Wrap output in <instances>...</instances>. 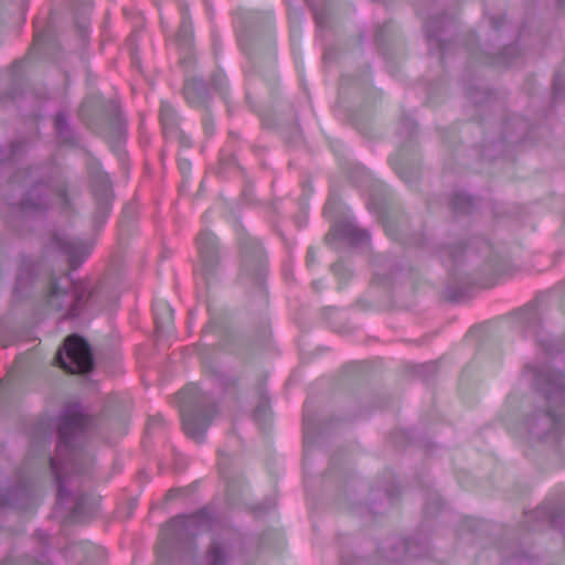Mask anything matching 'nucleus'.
I'll list each match as a JSON object with an SVG mask.
<instances>
[{"label":"nucleus","instance_id":"obj_38","mask_svg":"<svg viewBox=\"0 0 565 565\" xmlns=\"http://www.w3.org/2000/svg\"><path fill=\"white\" fill-rule=\"evenodd\" d=\"M307 259L309 263L315 260V250L313 248H309L307 252Z\"/></svg>","mask_w":565,"mask_h":565},{"label":"nucleus","instance_id":"obj_36","mask_svg":"<svg viewBox=\"0 0 565 565\" xmlns=\"http://www.w3.org/2000/svg\"><path fill=\"white\" fill-rule=\"evenodd\" d=\"M503 22H504L503 15H493L490 18V23L494 30H499L503 25Z\"/></svg>","mask_w":565,"mask_h":565},{"label":"nucleus","instance_id":"obj_30","mask_svg":"<svg viewBox=\"0 0 565 565\" xmlns=\"http://www.w3.org/2000/svg\"><path fill=\"white\" fill-rule=\"evenodd\" d=\"M212 86L215 90L223 92L225 85H226V77L224 74L217 72L214 73L211 78Z\"/></svg>","mask_w":565,"mask_h":565},{"label":"nucleus","instance_id":"obj_8","mask_svg":"<svg viewBox=\"0 0 565 565\" xmlns=\"http://www.w3.org/2000/svg\"><path fill=\"white\" fill-rule=\"evenodd\" d=\"M55 361L60 367L72 374H86L94 367V359L87 341L78 335H68L58 349Z\"/></svg>","mask_w":565,"mask_h":565},{"label":"nucleus","instance_id":"obj_19","mask_svg":"<svg viewBox=\"0 0 565 565\" xmlns=\"http://www.w3.org/2000/svg\"><path fill=\"white\" fill-rule=\"evenodd\" d=\"M95 513V502L93 497L86 493H77L74 498V505L71 518L74 522H84Z\"/></svg>","mask_w":565,"mask_h":565},{"label":"nucleus","instance_id":"obj_44","mask_svg":"<svg viewBox=\"0 0 565 565\" xmlns=\"http://www.w3.org/2000/svg\"><path fill=\"white\" fill-rule=\"evenodd\" d=\"M393 166L396 169L397 173L399 174L401 179H405V181H408V179L405 178V175L402 172V170L395 166V161H393Z\"/></svg>","mask_w":565,"mask_h":565},{"label":"nucleus","instance_id":"obj_2","mask_svg":"<svg viewBox=\"0 0 565 565\" xmlns=\"http://www.w3.org/2000/svg\"><path fill=\"white\" fill-rule=\"evenodd\" d=\"M92 425L93 418L79 404L67 405L60 416L56 452L50 458V469L57 483V504L71 498L67 486L72 478L87 475L93 468L94 457L86 449V433Z\"/></svg>","mask_w":565,"mask_h":565},{"label":"nucleus","instance_id":"obj_5","mask_svg":"<svg viewBox=\"0 0 565 565\" xmlns=\"http://www.w3.org/2000/svg\"><path fill=\"white\" fill-rule=\"evenodd\" d=\"M212 523V514L207 509H202L191 515H178L171 519L161 529L159 553L170 554L172 552L191 550L194 539L210 531Z\"/></svg>","mask_w":565,"mask_h":565},{"label":"nucleus","instance_id":"obj_31","mask_svg":"<svg viewBox=\"0 0 565 565\" xmlns=\"http://www.w3.org/2000/svg\"><path fill=\"white\" fill-rule=\"evenodd\" d=\"M163 417L160 414L150 416L147 424V433L150 434L154 429L160 428L163 425Z\"/></svg>","mask_w":565,"mask_h":565},{"label":"nucleus","instance_id":"obj_51","mask_svg":"<svg viewBox=\"0 0 565 565\" xmlns=\"http://www.w3.org/2000/svg\"><path fill=\"white\" fill-rule=\"evenodd\" d=\"M227 488H228V492H231L233 490V488H234V484L228 483Z\"/></svg>","mask_w":565,"mask_h":565},{"label":"nucleus","instance_id":"obj_20","mask_svg":"<svg viewBox=\"0 0 565 565\" xmlns=\"http://www.w3.org/2000/svg\"><path fill=\"white\" fill-rule=\"evenodd\" d=\"M154 323L158 332L168 331L173 324V309L164 300L153 302Z\"/></svg>","mask_w":565,"mask_h":565},{"label":"nucleus","instance_id":"obj_37","mask_svg":"<svg viewBox=\"0 0 565 565\" xmlns=\"http://www.w3.org/2000/svg\"><path fill=\"white\" fill-rule=\"evenodd\" d=\"M218 468H220L221 476H222L224 479H226L227 477H226V471H225V469H226V468H225V461H224V459H220V461H218Z\"/></svg>","mask_w":565,"mask_h":565},{"label":"nucleus","instance_id":"obj_14","mask_svg":"<svg viewBox=\"0 0 565 565\" xmlns=\"http://www.w3.org/2000/svg\"><path fill=\"white\" fill-rule=\"evenodd\" d=\"M36 502L34 487L31 482H22L8 494L0 491V509L13 507L22 510L30 509Z\"/></svg>","mask_w":565,"mask_h":565},{"label":"nucleus","instance_id":"obj_9","mask_svg":"<svg viewBox=\"0 0 565 565\" xmlns=\"http://www.w3.org/2000/svg\"><path fill=\"white\" fill-rule=\"evenodd\" d=\"M438 253L452 276H455L452 267L461 263V256L463 254L466 257L481 254L486 258L487 270L493 276H498L502 270L500 258L494 254L491 244L482 237H475L465 250L460 246H444Z\"/></svg>","mask_w":565,"mask_h":565},{"label":"nucleus","instance_id":"obj_40","mask_svg":"<svg viewBox=\"0 0 565 565\" xmlns=\"http://www.w3.org/2000/svg\"><path fill=\"white\" fill-rule=\"evenodd\" d=\"M190 168V162L188 161H180V169L185 172Z\"/></svg>","mask_w":565,"mask_h":565},{"label":"nucleus","instance_id":"obj_50","mask_svg":"<svg viewBox=\"0 0 565 565\" xmlns=\"http://www.w3.org/2000/svg\"><path fill=\"white\" fill-rule=\"evenodd\" d=\"M406 550H407L408 552H411V550H412V546H411V542H409V541H408V542H406Z\"/></svg>","mask_w":565,"mask_h":565},{"label":"nucleus","instance_id":"obj_1","mask_svg":"<svg viewBox=\"0 0 565 565\" xmlns=\"http://www.w3.org/2000/svg\"><path fill=\"white\" fill-rule=\"evenodd\" d=\"M93 245L65 233L55 232L50 237L42 258L22 256L20 259L14 296L24 298L40 290L47 310L60 312L62 318H75L88 306L97 302L98 288L89 280H74L70 274L56 275L50 259L55 255L67 259L71 269H77L90 255Z\"/></svg>","mask_w":565,"mask_h":565},{"label":"nucleus","instance_id":"obj_33","mask_svg":"<svg viewBox=\"0 0 565 565\" xmlns=\"http://www.w3.org/2000/svg\"><path fill=\"white\" fill-rule=\"evenodd\" d=\"M383 226L385 228L386 234L390 237H392L394 239L399 238V233L393 227V224L390 220H384Z\"/></svg>","mask_w":565,"mask_h":565},{"label":"nucleus","instance_id":"obj_47","mask_svg":"<svg viewBox=\"0 0 565 565\" xmlns=\"http://www.w3.org/2000/svg\"><path fill=\"white\" fill-rule=\"evenodd\" d=\"M556 3L559 9H565V0H556Z\"/></svg>","mask_w":565,"mask_h":565},{"label":"nucleus","instance_id":"obj_13","mask_svg":"<svg viewBox=\"0 0 565 565\" xmlns=\"http://www.w3.org/2000/svg\"><path fill=\"white\" fill-rule=\"evenodd\" d=\"M159 118L163 134L167 138H175L184 147H190L189 137L179 128L180 117L173 106L168 102L160 105Z\"/></svg>","mask_w":565,"mask_h":565},{"label":"nucleus","instance_id":"obj_15","mask_svg":"<svg viewBox=\"0 0 565 565\" xmlns=\"http://www.w3.org/2000/svg\"><path fill=\"white\" fill-rule=\"evenodd\" d=\"M445 18L446 17L444 14L430 17L426 19L424 24L429 51H437L443 58L448 54L451 45L450 42H446L441 39Z\"/></svg>","mask_w":565,"mask_h":565},{"label":"nucleus","instance_id":"obj_10","mask_svg":"<svg viewBox=\"0 0 565 565\" xmlns=\"http://www.w3.org/2000/svg\"><path fill=\"white\" fill-rule=\"evenodd\" d=\"M92 179L93 194L95 200V212L93 215L94 226L102 227L110 215L114 192L111 182L106 172L102 171L97 166L89 169Z\"/></svg>","mask_w":565,"mask_h":565},{"label":"nucleus","instance_id":"obj_45","mask_svg":"<svg viewBox=\"0 0 565 565\" xmlns=\"http://www.w3.org/2000/svg\"><path fill=\"white\" fill-rule=\"evenodd\" d=\"M405 126L409 129V130H413V128L415 127V124L411 120V119H407L406 122H405Z\"/></svg>","mask_w":565,"mask_h":565},{"label":"nucleus","instance_id":"obj_42","mask_svg":"<svg viewBox=\"0 0 565 565\" xmlns=\"http://www.w3.org/2000/svg\"><path fill=\"white\" fill-rule=\"evenodd\" d=\"M180 62L183 64V65H188L191 63V56H183L180 58Z\"/></svg>","mask_w":565,"mask_h":565},{"label":"nucleus","instance_id":"obj_48","mask_svg":"<svg viewBox=\"0 0 565 565\" xmlns=\"http://www.w3.org/2000/svg\"><path fill=\"white\" fill-rule=\"evenodd\" d=\"M312 287L316 289V290H319L321 288V284L320 281H313L312 282Z\"/></svg>","mask_w":565,"mask_h":565},{"label":"nucleus","instance_id":"obj_16","mask_svg":"<svg viewBox=\"0 0 565 565\" xmlns=\"http://www.w3.org/2000/svg\"><path fill=\"white\" fill-rule=\"evenodd\" d=\"M331 236L334 238L345 239L353 245H361L370 239L367 231L358 227L351 222L337 223L327 235L326 241H329Z\"/></svg>","mask_w":565,"mask_h":565},{"label":"nucleus","instance_id":"obj_27","mask_svg":"<svg viewBox=\"0 0 565 565\" xmlns=\"http://www.w3.org/2000/svg\"><path fill=\"white\" fill-rule=\"evenodd\" d=\"M29 179L30 181H33V171L19 170L12 175L11 182L26 184L29 182Z\"/></svg>","mask_w":565,"mask_h":565},{"label":"nucleus","instance_id":"obj_34","mask_svg":"<svg viewBox=\"0 0 565 565\" xmlns=\"http://www.w3.org/2000/svg\"><path fill=\"white\" fill-rule=\"evenodd\" d=\"M203 128L206 135L212 136L214 134V124L209 115L203 118Z\"/></svg>","mask_w":565,"mask_h":565},{"label":"nucleus","instance_id":"obj_32","mask_svg":"<svg viewBox=\"0 0 565 565\" xmlns=\"http://www.w3.org/2000/svg\"><path fill=\"white\" fill-rule=\"evenodd\" d=\"M89 22L86 17L77 18L76 28L79 31L82 39L84 40L88 35Z\"/></svg>","mask_w":565,"mask_h":565},{"label":"nucleus","instance_id":"obj_4","mask_svg":"<svg viewBox=\"0 0 565 565\" xmlns=\"http://www.w3.org/2000/svg\"><path fill=\"white\" fill-rule=\"evenodd\" d=\"M182 427L185 435L202 443L217 406L214 398L195 384H189L178 394Z\"/></svg>","mask_w":565,"mask_h":565},{"label":"nucleus","instance_id":"obj_49","mask_svg":"<svg viewBox=\"0 0 565 565\" xmlns=\"http://www.w3.org/2000/svg\"><path fill=\"white\" fill-rule=\"evenodd\" d=\"M494 284H495V282H494V279H491L490 281H488V282H486V284H483L482 286H483V287H491V286H493Z\"/></svg>","mask_w":565,"mask_h":565},{"label":"nucleus","instance_id":"obj_25","mask_svg":"<svg viewBox=\"0 0 565 565\" xmlns=\"http://www.w3.org/2000/svg\"><path fill=\"white\" fill-rule=\"evenodd\" d=\"M269 415L270 409L268 401L265 396H262L257 407L254 411V419L258 423H266L267 419L269 418Z\"/></svg>","mask_w":565,"mask_h":565},{"label":"nucleus","instance_id":"obj_18","mask_svg":"<svg viewBox=\"0 0 565 565\" xmlns=\"http://www.w3.org/2000/svg\"><path fill=\"white\" fill-rule=\"evenodd\" d=\"M180 12H181V22H180V26H179L175 40L182 49L190 52V50L192 47V43H193V26H192V22L190 19L188 6L181 4Z\"/></svg>","mask_w":565,"mask_h":565},{"label":"nucleus","instance_id":"obj_24","mask_svg":"<svg viewBox=\"0 0 565 565\" xmlns=\"http://www.w3.org/2000/svg\"><path fill=\"white\" fill-rule=\"evenodd\" d=\"M516 55V45H509L504 47V50L498 54V56L492 57L489 63L493 65L510 66L514 64Z\"/></svg>","mask_w":565,"mask_h":565},{"label":"nucleus","instance_id":"obj_46","mask_svg":"<svg viewBox=\"0 0 565 565\" xmlns=\"http://www.w3.org/2000/svg\"><path fill=\"white\" fill-rule=\"evenodd\" d=\"M42 41V35H36L34 40V45L40 46Z\"/></svg>","mask_w":565,"mask_h":565},{"label":"nucleus","instance_id":"obj_23","mask_svg":"<svg viewBox=\"0 0 565 565\" xmlns=\"http://www.w3.org/2000/svg\"><path fill=\"white\" fill-rule=\"evenodd\" d=\"M227 544L220 540H213L207 554L206 561L209 565H225L227 561Z\"/></svg>","mask_w":565,"mask_h":565},{"label":"nucleus","instance_id":"obj_7","mask_svg":"<svg viewBox=\"0 0 565 565\" xmlns=\"http://www.w3.org/2000/svg\"><path fill=\"white\" fill-rule=\"evenodd\" d=\"M242 262L238 274L241 284L260 286L267 273L266 255L260 243L247 234L238 238Z\"/></svg>","mask_w":565,"mask_h":565},{"label":"nucleus","instance_id":"obj_28","mask_svg":"<svg viewBox=\"0 0 565 565\" xmlns=\"http://www.w3.org/2000/svg\"><path fill=\"white\" fill-rule=\"evenodd\" d=\"M331 270L339 279H348L351 276V271L345 267V265L342 262L334 263L331 266Z\"/></svg>","mask_w":565,"mask_h":565},{"label":"nucleus","instance_id":"obj_22","mask_svg":"<svg viewBox=\"0 0 565 565\" xmlns=\"http://www.w3.org/2000/svg\"><path fill=\"white\" fill-rule=\"evenodd\" d=\"M450 205L455 214H470L477 204L473 198L462 191H457L451 195Z\"/></svg>","mask_w":565,"mask_h":565},{"label":"nucleus","instance_id":"obj_11","mask_svg":"<svg viewBox=\"0 0 565 565\" xmlns=\"http://www.w3.org/2000/svg\"><path fill=\"white\" fill-rule=\"evenodd\" d=\"M518 326L526 338H533L548 354L557 349L550 335L544 331L541 321V313L536 306H526L516 313Z\"/></svg>","mask_w":565,"mask_h":565},{"label":"nucleus","instance_id":"obj_41","mask_svg":"<svg viewBox=\"0 0 565 565\" xmlns=\"http://www.w3.org/2000/svg\"><path fill=\"white\" fill-rule=\"evenodd\" d=\"M32 565H51V564H49L47 561L44 557H42V559L35 561Z\"/></svg>","mask_w":565,"mask_h":565},{"label":"nucleus","instance_id":"obj_43","mask_svg":"<svg viewBox=\"0 0 565 565\" xmlns=\"http://www.w3.org/2000/svg\"><path fill=\"white\" fill-rule=\"evenodd\" d=\"M0 565H17V564L13 559L8 558V559L0 562Z\"/></svg>","mask_w":565,"mask_h":565},{"label":"nucleus","instance_id":"obj_21","mask_svg":"<svg viewBox=\"0 0 565 565\" xmlns=\"http://www.w3.org/2000/svg\"><path fill=\"white\" fill-rule=\"evenodd\" d=\"M54 129L58 140L68 146H76L78 142L76 134L68 124V116L60 111L54 117Z\"/></svg>","mask_w":565,"mask_h":565},{"label":"nucleus","instance_id":"obj_3","mask_svg":"<svg viewBox=\"0 0 565 565\" xmlns=\"http://www.w3.org/2000/svg\"><path fill=\"white\" fill-rule=\"evenodd\" d=\"M523 377L544 398L546 406L526 418L530 434L542 439L557 436L563 426L562 412L565 407V377L548 365H526Z\"/></svg>","mask_w":565,"mask_h":565},{"label":"nucleus","instance_id":"obj_39","mask_svg":"<svg viewBox=\"0 0 565 565\" xmlns=\"http://www.w3.org/2000/svg\"><path fill=\"white\" fill-rule=\"evenodd\" d=\"M303 425H305V443L307 444V439H308V419L307 417L303 418Z\"/></svg>","mask_w":565,"mask_h":565},{"label":"nucleus","instance_id":"obj_29","mask_svg":"<svg viewBox=\"0 0 565 565\" xmlns=\"http://www.w3.org/2000/svg\"><path fill=\"white\" fill-rule=\"evenodd\" d=\"M23 149H24L23 141L17 140L14 142H12L11 148H10V153L6 158V160L13 161L15 159V157H18L23 151ZM2 161H4V159L0 158V162H2Z\"/></svg>","mask_w":565,"mask_h":565},{"label":"nucleus","instance_id":"obj_17","mask_svg":"<svg viewBox=\"0 0 565 565\" xmlns=\"http://www.w3.org/2000/svg\"><path fill=\"white\" fill-rule=\"evenodd\" d=\"M183 95L191 107H203L210 100V90L201 78H188L184 82Z\"/></svg>","mask_w":565,"mask_h":565},{"label":"nucleus","instance_id":"obj_26","mask_svg":"<svg viewBox=\"0 0 565 565\" xmlns=\"http://www.w3.org/2000/svg\"><path fill=\"white\" fill-rule=\"evenodd\" d=\"M110 129L114 137L120 140L125 132V125L119 116H116L110 120Z\"/></svg>","mask_w":565,"mask_h":565},{"label":"nucleus","instance_id":"obj_35","mask_svg":"<svg viewBox=\"0 0 565 565\" xmlns=\"http://www.w3.org/2000/svg\"><path fill=\"white\" fill-rule=\"evenodd\" d=\"M510 126H518V128L523 131L526 128V124L521 118H513L507 121L505 127L509 128Z\"/></svg>","mask_w":565,"mask_h":565},{"label":"nucleus","instance_id":"obj_12","mask_svg":"<svg viewBox=\"0 0 565 565\" xmlns=\"http://www.w3.org/2000/svg\"><path fill=\"white\" fill-rule=\"evenodd\" d=\"M196 247L199 252L198 271L209 279L212 277L220 264L218 243L215 235L209 231H202L196 237Z\"/></svg>","mask_w":565,"mask_h":565},{"label":"nucleus","instance_id":"obj_52","mask_svg":"<svg viewBox=\"0 0 565 565\" xmlns=\"http://www.w3.org/2000/svg\"><path fill=\"white\" fill-rule=\"evenodd\" d=\"M173 492H174V490H169L168 495L169 497L172 495Z\"/></svg>","mask_w":565,"mask_h":565},{"label":"nucleus","instance_id":"obj_6","mask_svg":"<svg viewBox=\"0 0 565 565\" xmlns=\"http://www.w3.org/2000/svg\"><path fill=\"white\" fill-rule=\"evenodd\" d=\"M53 201L63 211L70 207L66 184L60 182L52 185L35 181L25 198L20 203L15 204L13 210L24 216L38 215L46 211L53 204Z\"/></svg>","mask_w":565,"mask_h":565}]
</instances>
